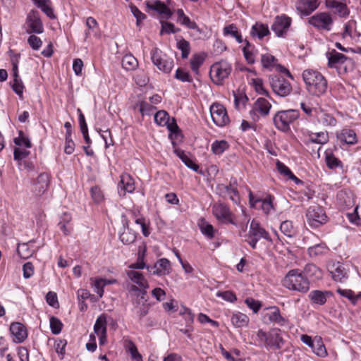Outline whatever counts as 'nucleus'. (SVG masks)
Returning a JSON list of instances; mask_svg holds the SVG:
<instances>
[{
  "label": "nucleus",
  "instance_id": "f257e3e1",
  "mask_svg": "<svg viewBox=\"0 0 361 361\" xmlns=\"http://www.w3.org/2000/svg\"><path fill=\"white\" fill-rule=\"evenodd\" d=\"M302 78L307 91L313 95L320 96L327 90V81L317 71L307 69L302 73Z\"/></svg>",
  "mask_w": 361,
  "mask_h": 361
},
{
  "label": "nucleus",
  "instance_id": "f03ea898",
  "mask_svg": "<svg viewBox=\"0 0 361 361\" xmlns=\"http://www.w3.org/2000/svg\"><path fill=\"white\" fill-rule=\"evenodd\" d=\"M286 288L301 293H306L310 289L309 280L298 269H293L288 272L283 280Z\"/></svg>",
  "mask_w": 361,
  "mask_h": 361
},
{
  "label": "nucleus",
  "instance_id": "7ed1b4c3",
  "mask_svg": "<svg viewBox=\"0 0 361 361\" xmlns=\"http://www.w3.org/2000/svg\"><path fill=\"white\" fill-rule=\"evenodd\" d=\"M244 238L245 241L247 242L252 249L256 248L257 243L261 238H264L269 242L271 241L269 233L255 220L251 221L249 231L245 235Z\"/></svg>",
  "mask_w": 361,
  "mask_h": 361
},
{
  "label": "nucleus",
  "instance_id": "20e7f679",
  "mask_svg": "<svg viewBox=\"0 0 361 361\" xmlns=\"http://www.w3.org/2000/svg\"><path fill=\"white\" fill-rule=\"evenodd\" d=\"M306 219L308 225L317 228L328 221V216L324 208L318 204L310 206L306 212Z\"/></svg>",
  "mask_w": 361,
  "mask_h": 361
},
{
  "label": "nucleus",
  "instance_id": "39448f33",
  "mask_svg": "<svg viewBox=\"0 0 361 361\" xmlns=\"http://www.w3.org/2000/svg\"><path fill=\"white\" fill-rule=\"evenodd\" d=\"M231 65L229 63L221 61L212 66L209 73L210 78L215 84L221 85L231 74Z\"/></svg>",
  "mask_w": 361,
  "mask_h": 361
},
{
  "label": "nucleus",
  "instance_id": "423d86ee",
  "mask_svg": "<svg viewBox=\"0 0 361 361\" xmlns=\"http://www.w3.org/2000/svg\"><path fill=\"white\" fill-rule=\"evenodd\" d=\"M299 117L298 110L289 109L278 112L274 117V123L276 127L282 130H289L290 124Z\"/></svg>",
  "mask_w": 361,
  "mask_h": 361
},
{
  "label": "nucleus",
  "instance_id": "0eeeda50",
  "mask_svg": "<svg viewBox=\"0 0 361 361\" xmlns=\"http://www.w3.org/2000/svg\"><path fill=\"white\" fill-rule=\"evenodd\" d=\"M151 59L154 65L164 73H170L173 67V60L158 48L151 51Z\"/></svg>",
  "mask_w": 361,
  "mask_h": 361
},
{
  "label": "nucleus",
  "instance_id": "6e6552de",
  "mask_svg": "<svg viewBox=\"0 0 361 361\" xmlns=\"http://www.w3.org/2000/svg\"><path fill=\"white\" fill-rule=\"evenodd\" d=\"M269 84L274 93L284 97L292 92V85L288 80L278 75L269 76Z\"/></svg>",
  "mask_w": 361,
  "mask_h": 361
},
{
  "label": "nucleus",
  "instance_id": "1a4fd4ad",
  "mask_svg": "<svg viewBox=\"0 0 361 361\" xmlns=\"http://www.w3.org/2000/svg\"><path fill=\"white\" fill-rule=\"evenodd\" d=\"M146 11L151 15H157L161 19H169L173 13L171 8L160 0H148L146 1Z\"/></svg>",
  "mask_w": 361,
  "mask_h": 361
},
{
  "label": "nucleus",
  "instance_id": "9d476101",
  "mask_svg": "<svg viewBox=\"0 0 361 361\" xmlns=\"http://www.w3.org/2000/svg\"><path fill=\"white\" fill-rule=\"evenodd\" d=\"M271 104L264 98H258L254 103L252 109L250 111V116L254 122L258 121L259 116H266L269 114Z\"/></svg>",
  "mask_w": 361,
  "mask_h": 361
},
{
  "label": "nucleus",
  "instance_id": "9b49d317",
  "mask_svg": "<svg viewBox=\"0 0 361 361\" xmlns=\"http://www.w3.org/2000/svg\"><path fill=\"white\" fill-rule=\"evenodd\" d=\"M210 114L212 121L218 126H224L229 121L226 109L220 104H213L210 107Z\"/></svg>",
  "mask_w": 361,
  "mask_h": 361
},
{
  "label": "nucleus",
  "instance_id": "f8f14e48",
  "mask_svg": "<svg viewBox=\"0 0 361 361\" xmlns=\"http://www.w3.org/2000/svg\"><path fill=\"white\" fill-rule=\"evenodd\" d=\"M212 209L213 214L219 221L235 224L231 217V213L226 204L220 202L214 203Z\"/></svg>",
  "mask_w": 361,
  "mask_h": 361
},
{
  "label": "nucleus",
  "instance_id": "ddd939ff",
  "mask_svg": "<svg viewBox=\"0 0 361 361\" xmlns=\"http://www.w3.org/2000/svg\"><path fill=\"white\" fill-rule=\"evenodd\" d=\"M325 4L331 13L338 17L345 18L350 13L346 4L339 0H325Z\"/></svg>",
  "mask_w": 361,
  "mask_h": 361
},
{
  "label": "nucleus",
  "instance_id": "4468645a",
  "mask_svg": "<svg viewBox=\"0 0 361 361\" xmlns=\"http://www.w3.org/2000/svg\"><path fill=\"white\" fill-rule=\"evenodd\" d=\"M49 185V175L47 173H41L33 181L32 192L38 196L42 195L47 190Z\"/></svg>",
  "mask_w": 361,
  "mask_h": 361
},
{
  "label": "nucleus",
  "instance_id": "2eb2a0df",
  "mask_svg": "<svg viewBox=\"0 0 361 361\" xmlns=\"http://www.w3.org/2000/svg\"><path fill=\"white\" fill-rule=\"evenodd\" d=\"M147 269L149 273L154 275H166L171 272V262L166 258H161L154 266H147Z\"/></svg>",
  "mask_w": 361,
  "mask_h": 361
},
{
  "label": "nucleus",
  "instance_id": "dca6fc26",
  "mask_svg": "<svg viewBox=\"0 0 361 361\" xmlns=\"http://www.w3.org/2000/svg\"><path fill=\"white\" fill-rule=\"evenodd\" d=\"M319 6L318 0H296V9L302 16L310 15Z\"/></svg>",
  "mask_w": 361,
  "mask_h": 361
},
{
  "label": "nucleus",
  "instance_id": "f3484780",
  "mask_svg": "<svg viewBox=\"0 0 361 361\" xmlns=\"http://www.w3.org/2000/svg\"><path fill=\"white\" fill-rule=\"evenodd\" d=\"M336 138L341 144L355 145L357 142V135L354 130L345 128L336 133Z\"/></svg>",
  "mask_w": 361,
  "mask_h": 361
},
{
  "label": "nucleus",
  "instance_id": "a211bd4d",
  "mask_svg": "<svg viewBox=\"0 0 361 361\" xmlns=\"http://www.w3.org/2000/svg\"><path fill=\"white\" fill-rule=\"evenodd\" d=\"M284 341L281 335L279 329H273L268 333L266 345L269 347L279 350L283 347Z\"/></svg>",
  "mask_w": 361,
  "mask_h": 361
},
{
  "label": "nucleus",
  "instance_id": "6ab92c4d",
  "mask_svg": "<svg viewBox=\"0 0 361 361\" xmlns=\"http://www.w3.org/2000/svg\"><path fill=\"white\" fill-rule=\"evenodd\" d=\"M10 331L14 336L13 341L16 343L23 342L27 337L25 326L19 322L12 323L10 326Z\"/></svg>",
  "mask_w": 361,
  "mask_h": 361
},
{
  "label": "nucleus",
  "instance_id": "aec40b11",
  "mask_svg": "<svg viewBox=\"0 0 361 361\" xmlns=\"http://www.w3.org/2000/svg\"><path fill=\"white\" fill-rule=\"evenodd\" d=\"M135 190V183L132 177L127 173L121 176V180L118 183V193L120 195H125L126 192L131 193Z\"/></svg>",
  "mask_w": 361,
  "mask_h": 361
},
{
  "label": "nucleus",
  "instance_id": "412c9836",
  "mask_svg": "<svg viewBox=\"0 0 361 361\" xmlns=\"http://www.w3.org/2000/svg\"><path fill=\"white\" fill-rule=\"evenodd\" d=\"M333 279L336 281L342 282L344 279L348 278V272L343 264L338 262L329 267V269Z\"/></svg>",
  "mask_w": 361,
  "mask_h": 361
},
{
  "label": "nucleus",
  "instance_id": "4be33fe9",
  "mask_svg": "<svg viewBox=\"0 0 361 361\" xmlns=\"http://www.w3.org/2000/svg\"><path fill=\"white\" fill-rule=\"evenodd\" d=\"M264 317L271 322L278 324L280 326H285L288 320L281 315L280 310L277 307H271L267 309Z\"/></svg>",
  "mask_w": 361,
  "mask_h": 361
},
{
  "label": "nucleus",
  "instance_id": "5701e85b",
  "mask_svg": "<svg viewBox=\"0 0 361 361\" xmlns=\"http://www.w3.org/2000/svg\"><path fill=\"white\" fill-rule=\"evenodd\" d=\"M316 116L318 122L324 127L335 126L337 123V121L334 116L324 109H320L318 111H316Z\"/></svg>",
  "mask_w": 361,
  "mask_h": 361
},
{
  "label": "nucleus",
  "instance_id": "b1692460",
  "mask_svg": "<svg viewBox=\"0 0 361 361\" xmlns=\"http://www.w3.org/2000/svg\"><path fill=\"white\" fill-rule=\"evenodd\" d=\"M133 304L134 305L133 310L135 312L139 320H141L148 314L151 306L148 302V300H144L143 301L133 300Z\"/></svg>",
  "mask_w": 361,
  "mask_h": 361
},
{
  "label": "nucleus",
  "instance_id": "393cba45",
  "mask_svg": "<svg viewBox=\"0 0 361 361\" xmlns=\"http://www.w3.org/2000/svg\"><path fill=\"white\" fill-rule=\"evenodd\" d=\"M33 2L49 19L54 20L56 18L52 3L50 0H33Z\"/></svg>",
  "mask_w": 361,
  "mask_h": 361
},
{
  "label": "nucleus",
  "instance_id": "a878e982",
  "mask_svg": "<svg viewBox=\"0 0 361 361\" xmlns=\"http://www.w3.org/2000/svg\"><path fill=\"white\" fill-rule=\"evenodd\" d=\"M305 278L310 280H316L322 278L321 270L313 264H307L301 271Z\"/></svg>",
  "mask_w": 361,
  "mask_h": 361
},
{
  "label": "nucleus",
  "instance_id": "bb28decb",
  "mask_svg": "<svg viewBox=\"0 0 361 361\" xmlns=\"http://www.w3.org/2000/svg\"><path fill=\"white\" fill-rule=\"evenodd\" d=\"M127 276L133 282L137 284L140 288L143 289L149 288L148 282L145 279L142 274L137 271L131 270L127 272Z\"/></svg>",
  "mask_w": 361,
  "mask_h": 361
},
{
  "label": "nucleus",
  "instance_id": "cd10ccee",
  "mask_svg": "<svg viewBox=\"0 0 361 361\" xmlns=\"http://www.w3.org/2000/svg\"><path fill=\"white\" fill-rule=\"evenodd\" d=\"M328 59V66L329 68H336L341 61L346 57L343 54L332 50L326 54Z\"/></svg>",
  "mask_w": 361,
  "mask_h": 361
},
{
  "label": "nucleus",
  "instance_id": "c85d7f7f",
  "mask_svg": "<svg viewBox=\"0 0 361 361\" xmlns=\"http://www.w3.org/2000/svg\"><path fill=\"white\" fill-rule=\"evenodd\" d=\"M330 294L329 291L319 290H312L309 294L310 300L315 304L323 305L326 302V296Z\"/></svg>",
  "mask_w": 361,
  "mask_h": 361
},
{
  "label": "nucleus",
  "instance_id": "c756f323",
  "mask_svg": "<svg viewBox=\"0 0 361 361\" xmlns=\"http://www.w3.org/2000/svg\"><path fill=\"white\" fill-rule=\"evenodd\" d=\"M231 319L232 324L237 328L245 327L249 323V317L245 314L240 312L233 313Z\"/></svg>",
  "mask_w": 361,
  "mask_h": 361
},
{
  "label": "nucleus",
  "instance_id": "7c9ffc66",
  "mask_svg": "<svg viewBox=\"0 0 361 361\" xmlns=\"http://www.w3.org/2000/svg\"><path fill=\"white\" fill-rule=\"evenodd\" d=\"M219 188L221 192L228 195L235 203H237L239 201L240 197L238 191L236 188L233 187L231 184L228 185H220Z\"/></svg>",
  "mask_w": 361,
  "mask_h": 361
},
{
  "label": "nucleus",
  "instance_id": "2f4dec72",
  "mask_svg": "<svg viewBox=\"0 0 361 361\" xmlns=\"http://www.w3.org/2000/svg\"><path fill=\"white\" fill-rule=\"evenodd\" d=\"M252 37H257L259 39L269 34V30L265 24H254L250 32Z\"/></svg>",
  "mask_w": 361,
  "mask_h": 361
},
{
  "label": "nucleus",
  "instance_id": "473e14b6",
  "mask_svg": "<svg viewBox=\"0 0 361 361\" xmlns=\"http://www.w3.org/2000/svg\"><path fill=\"white\" fill-rule=\"evenodd\" d=\"M354 68L353 61L348 57H345L336 68L339 75H344Z\"/></svg>",
  "mask_w": 361,
  "mask_h": 361
},
{
  "label": "nucleus",
  "instance_id": "72a5a7b5",
  "mask_svg": "<svg viewBox=\"0 0 361 361\" xmlns=\"http://www.w3.org/2000/svg\"><path fill=\"white\" fill-rule=\"evenodd\" d=\"M94 332L97 336L106 334V317L104 314H101L97 319L94 326Z\"/></svg>",
  "mask_w": 361,
  "mask_h": 361
},
{
  "label": "nucleus",
  "instance_id": "f704fd0d",
  "mask_svg": "<svg viewBox=\"0 0 361 361\" xmlns=\"http://www.w3.org/2000/svg\"><path fill=\"white\" fill-rule=\"evenodd\" d=\"M165 126H167V128L170 131V137L171 139H178L179 137H182L181 131L178 126L176 121L174 118H169L168 123H166Z\"/></svg>",
  "mask_w": 361,
  "mask_h": 361
},
{
  "label": "nucleus",
  "instance_id": "c9c22d12",
  "mask_svg": "<svg viewBox=\"0 0 361 361\" xmlns=\"http://www.w3.org/2000/svg\"><path fill=\"white\" fill-rule=\"evenodd\" d=\"M352 25L353 24L345 25L343 36L344 37L348 35L353 37H357V39L361 41V24H354L355 27L353 35L352 33Z\"/></svg>",
  "mask_w": 361,
  "mask_h": 361
},
{
  "label": "nucleus",
  "instance_id": "e433bc0d",
  "mask_svg": "<svg viewBox=\"0 0 361 361\" xmlns=\"http://www.w3.org/2000/svg\"><path fill=\"white\" fill-rule=\"evenodd\" d=\"M175 152L176 155L182 160V161L194 171H197L199 166L196 164L192 159H190L183 151L180 149H176Z\"/></svg>",
  "mask_w": 361,
  "mask_h": 361
},
{
  "label": "nucleus",
  "instance_id": "4c0bfd02",
  "mask_svg": "<svg viewBox=\"0 0 361 361\" xmlns=\"http://www.w3.org/2000/svg\"><path fill=\"white\" fill-rule=\"evenodd\" d=\"M228 147L229 145L227 141L224 140H216L212 144L211 150L214 154L220 155Z\"/></svg>",
  "mask_w": 361,
  "mask_h": 361
},
{
  "label": "nucleus",
  "instance_id": "58836bf2",
  "mask_svg": "<svg viewBox=\"0 0 361 361\" xmlns=\"http://www.w3.org/2000/svg\"><path fill=\"white\" fill-rule=\"evenodd\" d=\"M138 65L137 60L131 54H127L122 59V66L128 71H132L137 68Z\"/></svg>",
  "mask_w": 361,
  "mask_h": 361
},
{
  "label": "nucleus",
  "instance_id": "ea45409f",
  "mask_svg": "<svg viewBox=\"0 0 361 361\" xmlns=\"http://www.w3.org/2000/svg\"><path fill=\"white\" fill-rule=\"evenodd\" d=\"M336 291L342 297L348 298L353 305H356L358 300L361 299V293L355 295V293L350 289H342L338 288Z\"/></svg>",
  "mask_w": 361,
  "mask_h": 361
},
{
  "label": "nucleus",
  "instance_id": "a19ab883",
  "mask_svg": "<svg viewBox=\"0 0 361 361\" xmlns=\"http://www.w3.org/2000/svg\"><path fill=\"white\" fill-rule=\"evenodd\" d=\"M224 35L225 36L234 37L239 43L243 42L242 36L234 24H230L229 25L226 26L224 28Z\"/></svg>",
  "mask_w": 361,
  "mask_h": 361
},
{
  "label": "nucleus",
  "instance_id": "79ce46f5",
  "mask_svg": "<svg viewBox=\"0 0 361 361\" xmlns=\"http://www.w3.org/2000/svg\"><path fill=\"white\" fill-rule=\"evenodd\" d=\"M291 24H272L271 30L277 37H285Z\"/></svg>",
  "mask_w": 361,
  "mask_h": 361
},
{
  "label": "nucleus",
  "instance_id": "37998d69",
  "mask_svg": "<svg viewBox=\"0 0 361 361\" xmlns=\"http://www.w3.org/2000/svg\"><path fill=\"white\" fill-rule=\"evenodd\" d=\"M328 250L327 247L324 243L317 244L308 248V253L311 257H317L322 255Z\"/></svg>",
  "mask_w": 361,
  "mask_h": 361
},
{
  "label": "nucleus",
  "instance_id": "c03bdc74",
  "mask_svg": "<svg viewBox=\"0 0 361 361\" xmlns=\"http://www.w3.org/2000/svg\"><path fill=\"white\" fill-rule=\"evenodd\" d=\"M310 140L312 142L324 145L329 141V134L327 132H320L310 135Z\"/></svg>",
  "mask_w": 361,
  "mask_h": 361
},
{
  "label": "nucleus",
  "instance_id": "a18cd8bd",
  "mask_svg": "<svg viewBox=\"0 0 361 361\" xmlns=\"http://www.w3.org/2000/svg\"><path fill=\"white\" fill-rule=\"evenodd\" d=\"M257 209H262L265 214H269L273 209L272 197L269 195L264 199H261Z\"/></svg>",
  "mask_w": 361,
  "mask_h": 361
},
{
  "label": "nucleus",
  "instance_id": "49530a36",
  "mask_svg": "<svg viewBox=\"0 0 361 361\" xmlns=\"http://www.w3.org/2000/svg\"><path fill=\"white\" fill-rule=\"evenodd\" d=\"M200 228L201 232L209 239H212L214 237V229L212 225L208 222L202 220L200 224Z\"/></svg>",
  "mask_w": 361,
  "mask_h": 361
},
{
  "label": "nucleus",
  "instance_id": "de8ad7c7",
  "mask_svg": "<svg viewBox=\"0 0 361 361\" xmlns=\"http://www.w3.org/2000/svg\"><path fill=\"white\" fill-rule=\"evenodd\" d=\"M326 162L327 166L331 169H334L337 167H342L341 161L336 157L332 153L326 154Z\"/></svg>",
  "mask_w": 361,
  "mask_h": 361
},
{
  "label": "nucleus",
  "instance_id": "09e8293b",
  "mask_svg": "<svg viewBox=\"0 0 361 361\" xmlns=\"http://www.w3.org/2000/svg\"><path fill=\"white\" fill-rule=\"evenodd\" d=\"M177 47L181 51V57L187 59L190 51V43L187 40L181 39L177 42Z\"/></svg>",
  "mask_w": 361,
  "mask_h": 361
},
{
  "label": "nucleus",
  "instance_id": "8fccbe9b",
  "mask_svg": "<svg viewBox=\"0 0 361 361\" xmlns=\"http://www.w3.org/2000/svg\"><path fill=\"white\" fill-rule=\"evenodd\" d=\"M204 58L200 54H195L190 59V66L192 71L199 73V68L203 63Z\"/></svg>",
  "mask_w": 361,
  "mask_h": 361
},
{
  "label": "nucleus",
  "instance_id": "3c124183",
  "mask_svg": "<svg viewBox=\"0 0 361 361\" xmlns=\"http://www.w3.org/2000/svg\"><path fill=\"white\" fill-rule=\"evenodd\" d=\"M169 115L164 110L157 111L154 115V121L159 126H165L169 122Z\"/></svg>",
  "mask_w": 361,
  "mask_h": 361
},
{
  "label": "nucleus",
  "instance_id": "603ef678",
  "mask_svg": "<svg viewBox=\"0 0 361 361\" xmlns=\"http://www.w3.org/2000/svg\"><path fill=\"white\" fill-rule=\"evenodd\" d=\"M92 281V286H94V290L98 294L99 298H102L104 295V287L105 286V281L104 279H95Z\"/></svg>",
  "mask_w": 361,
  "mask_h": 361
},
{
  "label": "nucleus",
  "instance_id": "864d4df0",
  "mask_svg": "<svg viewBox=\"0 0 361 361\" xmlns=\"http://www.w3.org/2000/svg\"><path fill=\"white\" fill-rule=\"evenodd\" d=\"M18 134L19 136L14 139V143L18 146H25L27 148L31 147V142L28 137L24 135L23 132L20 130Z\"/></svg>",
  "mask_w": 361,
  "mask_h": 361
},
{
  "label": "nucleus",
  "instance_id": "5fc2aeb1",
  "mask_svg": "<svg viewBox=\"0 0 361 361\" xmlns=\"http://www.w3.org/2000/svg\"><path fill=\"white\" fill-rule=\"evenodd\" d=\"M63 326L62 322L56 317L50 318V328L54 334H59L61 331Z\"/></svg>",
  "mask_w": 361,
  "mask_h": 361
},
{
  "label": "nucleus",
  "instance_id": "6e6d98bb",
  "mask_svg": "<svg viewBox=\"0 0 361 361\" xmlns=\"http://www.w3.org/2000/svg\"><path fill=\"white\" fill-rule=\"evenodd\" d=\"M308 23H331V18L326 13H320L312 18Z\"/></svg>",
  "mask_w": 361,
  "mask_h": 361
},
{
  "label": "nucleus",
  "instance_id": "4d7b16f0",
  "mask_svg": "<svg viewBox=\"0 0 361 361\" xmlns=\"http://www.w3.org/2000/svg\"><path fill=\"white\" fill-rule=\"evenodd\" d=\"M281 231L286 235L291 237L293 234V226L290 221H284L280 226Z\"/></svg>",
  "mask_w": 361,
  "mask_h": 361
},
{
  "label": "nucleus",
  "instance_id": "13d9d810",
  "mask_svg": "<svg viewBox=\"0 0 361 361\" xmlns=\"http://www.w3.org/2000/svg\"><path fill=\"white\" fill-rule=\"evenodd\" d=\"M175 78L177 80H180L181 82H190L192 80L189 73L187 71H185L183 69L180 68L176 70V73H175Z\"/></svg>",
  "mask_w": 361,
  "mask_h": 361
},
{
  "label": "nucleus",
  "instance_id": "bf43d9fd",
  "mask_svg": "<svg viewBox=\"0 0 361 361\" xmlns=\"http://www.w3.org/2000/svg\"><path fill=\"white\" fill-rule=\"evenodd\" d=\"M188 27L192 30H196L200 32V35L204 37H209L212 34V31L207 26L202 24V27L200 28L197 24H186Z\"/></svg>",
  "mask_w": 361,
  "mask_h": 361
},
{
  "label": "nucleus",
  "instance_id": "052dcab7",
  "mask_svg": "<svg viewBox=\"0 0 361 361\" xmlns=\"http://www.w3.org/2000/svg\"><path fill=\"white\" fill-rule=\"evenodd\" d=\"M252 83L255 87V90L260 94L269 97V92L264 87L263 82L259 78H256L252 80Z\"/></svg>",
  "mask_w": 361,
  "mask_h": 361
},
{
  "label": "nucleus",
  "instance_id": "680f3d73",
  "mask_svg": "<svg viewBox=\"0 0 361 361\" xmlns=\"http://www.w3.org/2000/svg\"><path fill=\"white\" fill-rule=\"evenodd\" d=\"M275 58L270 54L262 55L261 62L262 66L266 68H271L274 66Z\"/></svg>",
  "mask_w": 361,
  "mask_h": 361
},
{
  "label": "nucleus",
  "instance_id": "e2e57ef3",
  "mask_svg": "<svg viewBox=\"0 0 361 361\" xmlns=\"http://www.w3.org/2000/svg\"><path fill=\"white\" fill-rule=\"evenodd\" d=\"M136 239V235L130 231H124L120 235V240L124 244L133 243Z\"/></svg>",
  "mask_w": 361,
  "mask_h": 361
},
{
  "label": "nucleus",
  "instance_id": "0e129e2a",
  "mask_svg": "<svg viewBox=\"0 0 361 361\" xmlns=\"http://www.w3.org/2000/svg\"><path fill=\"white\" fill-rule=\"evenodd\" d=\"M27 42L34 50H39L42 44V42L40 38L35 36V35H31L28 37Z\"/></svg>",
  "mask_w": 361,
  "mask_h": 361
},
{
  "label": "nucleus",
  "instance_id": "69168bd1",
  "mask_svg": "<svg viewBox=\"0 0 361 361\" xmlns=\"http://www.w3.org/2000/svg\"><path fill=\"white\" fill-rule=\"evenodd\" d=\"M245 302L255 313H257L262 306L259 301L255 300L252 298H247Z\"/></svg>",
  "mask_w": 361,
  "mask_h": 361
},
{
  "label": "nucleus",
  "instance_id": "338daca9",
  "mask_svg": "<svg viewBox=\"0 0 361 361\" xmlns=\"http://www.w3.org/2000/svg\"><path fill=\"white\" fill-rule=\"evenodd\" d=\"M13 90L18 94L21 96L24 88L23 83L21 79L18 78H14L13 84L12 85Z\"/></svg>",
  "mask_w": 361,
  "mask_h": 361
},
{
  "label": "nucleus",
  "instance_id": "774afa93",
  "mask_svg": "<svg viewBox=\"0 0 361 361\" xmlns=\"http://www.w3.org/2000/svg\"><path fill=\"white\" fill-rule=\"evenodd\" d=\"M91 195L93 200L97 203L103 200V193L98 186H94L91 188Z\"/></svg>",
  "mask_w": 361,
  "mask_h": 361
}]
</instances>
